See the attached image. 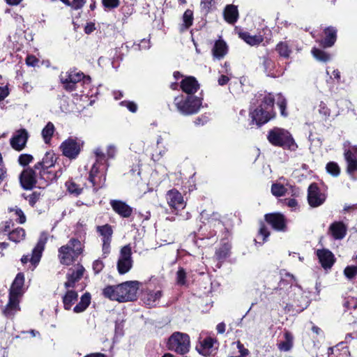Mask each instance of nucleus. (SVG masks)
Instances as JSON below:
<instances>
[{"label": "nucleus", "mask_w": 357, "mask_h": 357, "mask_svg": "<svg viewBox=\"0 0 357 357\" xmlns=\"http://www.w3.org/2000/svg\"><path fill=\"white\" fill-rule=\"evenodd\" d=\"M275 100H276V104L280 109L281 115L287 116V100L283 96L278 93L276 95V98H275L271 93L259 94L257 97V101L259 105L250 114L252 121L255 122L257 126H260L273 119L275 116L273 111Z\"/></svg>", "instance_id": "1"}, {"label": "nucleus", "mask_w": 357, "mask_h": 357, "mask_svg": "<svg viewBox=\"0 0 357 357\" xmlns=\"http://www.w3.org/2000/svg\"><path fill=\"white\" fill-rule=\"evenodd\" d=\"M138 290V282L127 281L116 286H107L102 294L105 297L119 302L133 301L136 298Z\"/></svg>", "instance_id": "2"}, {"label": "nucleus", "mask_w": 357, "mask_h": 357, "mask_svg": "<svg viewBox=\"0 0 357 357\" xmlns=\"http://www.w3.org/2000/svg\"><path fill=\"white\" fill-rule=\"evenodd\" d=\"M59 77L63 88L66 91L70 92L82 87L83 90L80 91L82 96H90L89 90H88L91 86V77L89 76H86L83 73L78 72L76 70H70L66 73L62 72Z\"/></svg>", "instance_id": "3"}, {"label": "nucleus", "mask_w": 357, "mask_h": 357, "mask_svg": "<svg viewBox=\"0 0 357 357\" xmlns=\"http://www.w3.org/2000/svg\"><path fill=\"white\" fill-rule=\"evenodd\" d=\"M56 178L55 172H43L36 168H26L22 171L20 176L22 186L25 189H31L37 183L39 185H47L49 182Z\"/></svg>", "instance_id": "4"}, {"label": "nucleus", "mask_w": 357, "mask_h": 357, "mask_svg": "<svg viewBox=\"0 0 357 357\" xmlns=\"http://www.w3.org/2000/svg\"><path fill=\"white\" fill-rule=\"evenodd\" d=\"M24 275L19 273L10 287L8 303L3 310V314L7 318H13L20 310V298L24 294Z\"/></svg>", "instance_id": "5"}, {"label": "nucleus", "mask_w": 357, "mask_h": 357, "mask_svg": "<svg viewBox=\"0 0 357 357\" xmlns=\"http://www.w3.org/2000/svg\"><path fill=\"white\" fill-rule=\"evenodd\" d=\"M96 162L93 165L89 176V181L92 183L95 190L101 188L105 181V172L107 169L106 155L100 148L94 151Z\"/></svg>", "instance_id": "6"}, {"label": "nucleus", "mask_w": 357, "mask_h": 357, "mask_svg": "<svg viewBox=\"0 0 357 357\" xmlns=\"http://www.w3.org/2000/svg\"><path fill=\"white\" fill-rule=\"evenodd\" d=\"M84 244L78 238H72L66 245L58 250V257L61 264L69 266L82 253Z\"/></svg>", "instance_id": "7"}, {"label": "nucleus", "mask_w": 357, "mask_h": 357, "mask_svg": "<svg viewBox=\"0 0 357 357\" xmlns=\"http://www.w3.org/2000/svg\"><path fill=\"white\" fill-rule=\"evenodd\" d=\"M267 139L272 145L290 151H295L298 147L291 135L283 128H274L269 130Z\"/></svg>", "instance_id": "8"}, {"label": "nucleus", "mask_w": 357, "mask_h": 357, "mask_svg": "<svg viewBox=\"0 0 357 357\" xmlns=\"http://www.w3.org/2000/svg\"><path fill=\"white\" fill-rule=\"evenodd\" d=\"M202 100L193 95L181 96L174 98L177 109L184 115H191L198 112Z\"/></svg>", "instance_id": "9"}, {"label": "nucleus", "mask_w": 357, "mask_h": 357, "mask_svg": "<svg viewBox=\"0 0 357 357\" xmlns=\"http://www.w3.org/2000/svg\"><path fill=\"white\" fill-rule=\"evenodd\" d=\"M166 346L169 351L177 354L184 355L190 350V337L187 333L174 332L168 338Z\"/></svg>", "instance_id": "10"}, {"label": "nucleus", "mask_w": 357, "mask_h": 357, "mask_svg": "<svg viewBox=\"0 0 357 357\" xmlns=\"http://www.w3.org/2000/svg\"><path fill=\"white\" fill-rule=\"evenodd\" d=\"M343 151L347 165V172L351 179L357 180V146H352L350 142H345Z\"/></svg>", "instance_id": "11"}, {"label": "nucleus", "mask_w": 357, "mask_h": 357, "mask_svg": "<svg viewBox=\"0 0 357 357\" xmlns=\"http://www.w3.org/2000/svg\"><path fill=\"white\" fill-rule=\"evenodd\" d=\"M83 144L82 139L71 137L61 143L60 149L64 156L71 160L75 159L79 154Z\"/></svg>", "instance_id": "12"}, {"label": "nucleus", "mask_w": 357, "mask_h": 357, "mask_svg": "<svg viewBox=\"0 0 357 357\" xmlns=\"http://www.w3.org/2000/svg\"><path fill=\"white\" fill-rule=\"evenodd\" d=\"M47 241V234L45 233H42L39 237L36 245L33 249L31 257H29V255H24L21 259L22 263L26 264L28 261H30L33 266V268H36L40 260L42 253L44 250Z\"/></svg>", "instance_id": "13"}, {"label": "nucleus", "mask_w": 357, "mask_h": 357, "mask_svg": "<svg viewBox=\"0 0 357 357\" xmlns=\"http://www.w3.org/2000/svg\"><path fill=\"white\" fill-rule=\"evenodd\" d=\"M132 248L130 244L123 246L117 261V270L119 274L128 273L132 267Z\"/></svg>", "instance_id": "14"}, {"label": "nucleus", "mask_w": 357, "mask_h": 357, "mask_svg": "<svg viewBox=\"0 0 357 357\" xmlns=\"http://www.w3.org/2000/svg\"><path fill=\"white\" fill-rule=\"evenodd\" d=\"M96 229L98 233L102 237V255L104 258H105L110 252V243L112 241L113 230L112 227L108 224L102 226H98Z\"/></svg>", "instance_id": "15"}, {"label": "nucleus", "mask_w": 357, "mask_h": 357, "mask_svg": "<svg viewBox=\"0 0 357 357\" xmlns=\"http://www.w3.org/2000/svg\"><path fill=\"white\" fill-rule=\"evenodd\" d=\"M84 272V267L79 264H77L73 267L69 268L66 274L67 280L64 284L65 287L66 289L74 288L75 287V284L83 277Z\"/></svg>", "instance_id": "16"}, {"label": "nucleus", "mask_w": 357, "mask_h": 357, "mask_svg": "<svg viewBox=\"0 0 357 357\" xmlns=\"http://www.w3.org/2000/svg\"><path fill=\"white\" fill-rule=\"evenodd\" d=\"M326 196L321 192L317 183H312L308 188L307 200L311 207H317L324 202Z\"/></svg>", "instance_id": "17"}, {"label": "nucleus", "mask_w": 357, "mask_h": 357, "mask_svg": "<svg viewBox=\"0 0 357 357\" xmlns=\"http://www.w3.org/2000/svg\"><path fill=\"white\" fill-rule=\"evenodd\" d=\"M217 340L211 337H207L199 341L197 346V351L205 356L212 355L218 348Z\"/></svg>", "instance_id": "18"}, {"label": "nucleus", "mask_w": 357, "mask_h": 357, "mask_svg": "<svg viewBox=\"0 0 357 357\" xmlns=\"http://www.w3.org/2000/svg\"><path fill=\"white\" fill-rule=\"evenodd\" d=\"M166 199L169 206L174 210L183 209L185 206L181 193L176 189L170 190L167 192Z\"/></svg>", "instance_id": "19"}, {"label": "nucleus", "mask_w": 357, "mask_h": 357, "mask_svg": "<svg viewBox=\"0 0 357 357\" xmlns=\"http://www.w3.org/2000/svg\"><path fill=\"white\" fill-rule=\"evenodd\" d=\"M29 138L26 130L22 128L16 130L10 139V145L16 151H22L26 146Z\"/></svg>", "instance_id": "20"}, {"label": "nucleus", "mask_w": 357, "mask_h": 357, "mask_svg": "<svg viewBox=\"0 0 357 357\" xmlns=\"http://www.w3.org/2000/svg\"><path fill=\"white\" fill-rule=\"evenodd\" d=\"M266 221L275 230L284 231L287 229V221L284 216L278 213L266 214Z\"/></svg>", "instance_id": "21"}, {"label": "nucleus", "mask_w": 357, "mask_h": 357, "mask_svg": "<svg viewBox=\"0 0 357 357\" xmlns=\"http://www.w3.org/2000/svg\"><path fill=\"white\" fill-rule=\"evenodd\" d=\"M56 162L55 155L52 151H48L45 153L42 160L36 163V168L43 172H53L50 168L54 167Z\"/></svg>", "instance_id": "22"}, {"label": "nucleus", "mask_w": 357, "mask_h": 357, "mask_svg": "<svg viewBox=\"0 0 357 357\" xmlns=\"http://www.w3.org/2000/svg\"><path fill=\"white\" fill-rule=\"evenodd\" d=\"M112 209L122 218H129L132 213V208L120 200H111Z\"/></svg>", "instance_id": "23"}, {"label": "nucleus", "mask_w": 357, "mask_h": 357, "mask_svg": "<svg viewBox=\"0 0 357 357\" xmlns=\"http://www.w3.org/2000/svg\"><path fill=\"white\" fill-rule=\"evenodd\" d=\"M317 256L324 269L331 268L333 264V254L326 249L317 250Z\"/></svg>", "instance_id": "24"}, {"label": "nucleus", "mask_w": 357, "mask_h": 357, "mask_svg": "<svg viewBox=\"0 0 357 357\" xmlns=\"http://www.w3.org/2000/svg\"><path fill=\"white\" fill-rule=\"evenodd\" d=\"M181 88L188 95H193L199 89V84L195 77H188L182 80Z\"/></svg>", "instance_id": "25"}, {"label": "nucleus", "mask_w": 357, "mask_h": 357, "mask_svg": "<svg viewBox=\"0 0 357 357\" xmlns=\"http://www.w3.org/2000/svg\"><path fill=\"white\" fill-rule=\"evenodd\" d=\"M294 345V335L288 331H285L281 340L278 341L277 346L282 351H290Z\"/></svg>", "instance_id": "26"}, {"label": "nucleus", "mask_w": 357, "mask_h": 357, "mask_svg": "<svg viewBox=\"0 0 357 357\" xmlns=\"http://www.w3.org/2000/svg\"><path fill=\"white\" fill-rule=\"evenodd\" d=\"M317 41L324 48L333 46L335 43V29L333 27H328L325 29L323 33L322 38Z\"/></svg>", "instance_id": "27"}, {"label": "nucleus", "mask_w": 357, "mask_h": 357, "mask_svg": "<svg viewBox=\"0 0 357 357\" xmlns=\"http://www.w3.org/2000/svg\"><path fill=\"white\" fill-rule=\"evenodd\" d=\"M162 296L161 291H149L144 295V303L150 307L157 305Z\"/></svg>", "instance_id": "28"}, {"label": "nucleus", "mask_w": 357, "mask_h": 357, "mask_svg": "<svg viewBox=\"0 0 357 357\" xmlns=\"http://www.w3.org/2000/svg\"><path fill=\"white\" fill-rule=\"evenodd\" d=\"M231 244L229 242L224 243L215 252L216 259L222 262L230 256Z\"/></svg>", "instance_id": "29"}, {"label": "nucleus", "mask_w": 357, "mask_h": 357, "mask_svg": "<svg viewBox=\"0 0 357 357\" xmlns=\"http://www.w3.org/2000/svg\"><path fill=\"white\" fill-rule=\"evenodd\" d=\"M239 37L243 40L246 43L251 46L259 45L264 40L263 37L260 35H250L248 32H240Z\"/></svg>", "instance_id": "30"}, {"label": "nucleus", "mask_w": 357, "mask_h": 357, "mask_svg": "<svg viewBox=\"0 0 357 357\" xmlns=\"http://www.w3.org/2000/svg\"><path fill=\"white\" fill-rule=\"evenodd\" d=\"M238 13L237 7L234 5H228L224 11L225 20L230 23L234 24L238 19Z\"/></svg>", "instance_id": "31"}, {"label": "nucleus", "mask_w": 357, "mask_h": 357, "mask_svg": "<svg viewBox=\"0 0 357 357\" xmlns=\"http://www.w3.org/2000/svg\"><path fill=\"white\" fill-rule=\"evenodd\" d=\"M227 52V46L223 40L215 42L213 48V54L215 58L221 59L225 56Z\"/></svg>", "instance_id": "32"}, {"label": "nucleus", "mask_w": 357, "mask_h": 357, "mask_svg": "<svg viewBox=\"0 0 357 357\" xmlns=\"http://www.w3.org/2000/svg\"><path fill=\"white\" fill-rule=\"evenodd\" d=\"M77 293L74 290H68L63 298V303L66 310H70L77 300Z\"/></svg>", "instance_id": "33"}, {"label": "nucleus", "mask_w": 357, "mask_h": 357, "mask_svg": "<svg viewBox=\"0 0 357 357\" xmlns=\"http://www.w3.org/2000/svg\"><path fill=\"white\" fill-rule=\"evenodd\" d=\"M193 12L190 9H187L182 17L183 23L180 26V31H184L188 29L192 24L193 22Z\"/></svg>", "instance_id": "34"}, {"label": "nucleus", "mask_w": 357, "mask_h": 357, "mask_svg": "<svg viewBox=\"0 0 357 357\" xmlns=\"http://www.w3.org/2000/svg\"><path fill=\"white\" fill-rule=\"evenodd\" d=\"M91 303V295L89 293H85L82 296L80 301L75 305L73 310L76 313L84 312Z\"/></svg>", "instance_id": "35"}, {"label": "nucleus", "mask_w": 357, "mask_h": 357, "mask_svg": "<svg viewBox=\"0 0 357 357\" xmlns=\"http://www.w3.org/2000/svg\"><path fill=\"white\" fill-rule=\"evenodd\" d=\"M25 237V231L21 227H17L13 229L10 233L8 236L9 240L15 242L19 243L22 241Z\"/></svg>", "instance_id": "36"}, {"label": "nucleus", "mask_w": 357, "mask_h": 357, "mask_svg": "<svg viewBox=\"0 0 357 357\" xmlns=\"http://www.w3.org/2000/svg\"><path fill=\"white\" fill-rule=\"evenodd\" d=\"M87 226L84 220H79L75 226V234L77 238H80L82 242L86 236Z\"/></svg>", "instance_id": "37"}, {"label": "nucleus", "mask_w": 357, "mask_h": 357, "mask_svg": "<svg viewBox=\"0 0 357 357\" xmlns=\"http://www.w3.org/2000/svg\"><path fill=\"white\" fill-rule=\"evenodd\" d=\"M311 53L319 61L326 62L331 59V56L330 54L317 47H313L311 50Z\"/></svg>", "instance_id": "38"}, {"label": "nucleus", "mask_w": 357, "mask_h": 357, "mask_svg": "<svg viewBox=\"0 0 357 357\" xmlns=\"http://www.w3.org/2000/svg\"><path fill=\"white\" fill-rule=\"evenodd\" d=\"M347 225L342 221H336L335 225V238L342 239L347 234Z\"/></svg>", "instance_id": "39"}, {"label": "nucleus", "mask_w": 357, "mask_h": 357, "mask_svg": "<svg viewBox=\"0 0 357 357\" xmlns=\"http://www.w3.org/2000/svg\"><path fill=\"white\" fill-rule=\"evenodd\" d=\"M8 211L11 213V217L13 218L17 222L20 224L25 222L26 217L20 208L15 206V208H10Z\"/></svg>", "instance_id": "40"}, {"label": "nucleus", "mask_w": 357, "mask_h": 357, "mask_svg": "<svg viewBox=\"0 0 357 357\" xmlns=\"http://www.w3.org/2000/svg\"><path fill=\"white\" fill-rule=\"evenodd\" d=\"M54 126L51 122H49L42 130V136L45 143H48L54 134Z\"/></svg>", "instance_id": "41"}, {"label": "nucleus", "mask_w": 357, "mask_h": 357, "mask_svg": "<svg viewBox=\"0 0 357 357\" xmlns=\"http://www.w3.org/2000/svg\"><path fill=\"white\" fill-rule=\"evenodd\" d=\"M66 186L68 192L75 196H77L81 194L82 188H80L73 181H68L66 183Z\"/></svg>", "instance_id": "42"}, {"label": "nucleus", "mask_w": 357, "mask_h": 357, "mask_svg": "<svg viewBox=\"0 0 357 357\" xmlns=\"http://www.w3.org/2000/svg\"><path fill=\"white\" fill-rule=\"evenodd\" d=\"M276 50L280 56L285 58L289 57L291 52V50L289 48L287 44L286 43L282 42L278 44L276 47Z\"/></svg>", "instance_id": "43"}, {"label": "nucleus", "mask_w": 357, "mask_h": 357, "mask_svg": "<svg viewBox=\"0 0 357 357\" xmlns=\"http://www.w3.org/2000/svg\"><path fill=\"white\" fill-rule=\"evenodd\" d=\"M271 192L276 197L283 196L286 192L285 187L280 183H273L271 187Z\"/></svg>", "instance_id": "44"}, {"label": "nucleus", "mask_w": 357, "mask_h": 357, "mask_svg": "<svg viewBox=\"0 0 357 357\" xmlns=\"http://www.w3.org/2000/svg\"><path fill=\"white\" fill-rule=\"evenodd\" d=\"M343 305L347 310H355L357 307V298L349 296L344 299Z\"/></svg>", "instance_id": "45"}, {"label": "nucleus", "mask_w": 357, "mask_h": 357, "mask_svg": "<svg viewBox=\"0 0 357 357\" xmlns=\"http://www.w3.org/2000/svg\"><path fill=\"white\" fill-rule=\"evenodd\" d=\"M336 348L340 351L338 355L336 354V357H350V352L344 342L336 344Z\"/></svg>", "instance_id": "46"}, {"label": "nucleus", "mask_w": 357, "mask_h": 357, "mask_svg": "<svg viewBox=\"0 0 357 357\" xmlns=\"http://www.w3.org/2000/svg\"><path fill=\"white\" fill-rule=\"evenodd\" d=\"M187 274L183 268H179L176 273V282L178 285H185Z\"/></svg>", "instance_id": "47"}, {"label": "nucleus", "mask_w": 357, "mask_h": 357, "mask_svg": "<svg viewBox=\"0 0 357 357\" xmlns=\"http://www.w3.org/2000/svg\"><path fill=\"white\" fill-rule=\"evenodd\" d=\"M345 277L349 280L353 279L357 275V266H348L344 270Z\"/></svg>", "instance_id": "48"}, {"label": "nucleus", "mask_w": 357, "mask_h": 357, "mask_svg": "<svg viewBox=\"0 0 357 357\" xmlns=\"http://www.w3.org/2000/svg\"><path fill=\"white\" fill-rule=\"evenodd\" d=\"M13 226L14 224L11 220L2 222L0 226V232L9 236V233L13 229Z\"/></svg>", "instance_id": "49"}, {"label": "nucleus", "mask_w": 357, "mask_h": 357, "mask_svg": "<svg viewBox=\"0 0 357 357\" xmlns=\"http://www.w3.org/2000/svg\"><path fill=\"white\" fill-rule=\"evenodd\" d=\"M268 236H269V232H268L267 228L264 225H262L260 227L259 234L257 237V239H255V241L257 242V240H259V241H259V243H263L266 241V239L268 237Z\"/></svg>", "instance_id": "50"}, {"label": "nucleus", "mask_w": 357, "mask_h": 357, "mask_svg": "<svg viewBox=\"0 0 357 357\" xmlns=\"http://www.w3.org/2000/svg\"><path fill=\"white\" fill-rule=\"evenodd\" d=\"M105 267V264L101 259H98L93 261L92 264V269L95 274L100 273Z\"/></svg>", "instance_id": "51"}, {"label": "nucleus", "mask_w": 357, "mask_h": 357, "mask_svg": "<svg viewBox=\"0 0 357 357\" xmlns=\"http://www.w3.org/2000/svg\"><path fill=\"white\" fill-rule=\"evenodd\" d=\"M33 160V158L30 154H21L19 156L18 162L22 166H26L32 162Z\"/></svg>", "instance_id": "52"}, {"label": "nucleus", "mask_w": 357, "mask_h": 357, "mask_svg": "<svg viewBox=\"0 0 357 357\" xmlns=\"http://www.w3.org/2000/svg\"><path fill=\"white\" fill-rule=\"evenodd\" d=\"M102 5L108 9L117 8L119 5V0H102Z\"/></svg>", "instance_id": "53"}, {"label": "nucleus", "mask_w": 357, "mask_h": 357, "mask_svg": "<svg viewBox=\"0 0 357 357\" xmlns=\"http://www.w3.org/2000/svg\"><path fill=\"white\" fill-rule=\"evenodd\" d=\"M40 198V195L37 192H32L31 194L27 195L26 199L28 200L29 204L32 206L38 202Z\"/></svg>", "instance_id": "54"}, {"label": "nucleus", "mask_w": 357, "mask_h": 357, "mask_svg": "<svg viewBox=\"0 0 357 357\" xmlns=\"http://www.w3.org/2000/svg\"><path fill=\"white\" fill-rule=\"evenodd\" d=\"M120 104L122 106L126 107L129 109V111H130L132 112H135L137 109V105L133 102L122 101Z\"/></svg>", "instance_id": "55"}, {"label": "nucleus", "mask_w": 357, "mask_h": 357, "mask_svg": "<svg viewBox=\"0 0 357 357\" xmlns=\"http://www.w3.org/2000/svg\"><path fill=\"white\" fill-rule=\"evenodd\" d=\"M86 0H73L70 6L74 10H78L82 8L85 4Z\"/></svg>", "instance_id": "56"}, {"label": "nucleus", "mask_w": 357, "mask_h": 357, "mask_svg": "<svg viewBox=\"0 0 357 357\" xmlns=\"http://www.w3.org/2000/svg\"><path fill=\"white\" fill-rule=\"evenodd\" d=\"M264 66L266 70L268 72V73L269 75H273V73H271L272 68L273 66V61L268 58H264Z\"/></svg>", "instance_id": "57"}, {"label": "nucleus", "mask_w": 357, "mask_h": 357, "mask_svg": "<svg viewBox=\"0 0 357 357\" xmlns=\"http://www.w3.org/2000/svg\"><path fill=\"white\" fill-rule=\"evenodd\" d=\"M38 63V59L33 55H28L26 59V63L29 66H36Z\"/></svg>", "instance_id": "58"}, {"label": "nucleus", "mask_w": 357, "mask_h": 357, "mask_svg": "<svg viewBox=\"0 0 357 357\" xmlns=\"http://www.w3.org/2000/svg\"><path fill=\"white\" fill-rule=\"evenodd\" d=\"M237 348L238 350V352L241 356L243 357H247L249 354V351L248 349L245 348L243 344H241L240 342H237Z\"/></svg>", "instance_id": "59"}, {"label": "nucleus", "mask_w": 357, "mask_h": 357, "mask_svg": "<svg viewBox=\"0 0 357 357\" xmlns=\"http://www.w3.org/2000/svg\"><path fill=\"white\" fill-rule=\"evenodd\" d=\"M214 2L215 0H202L201 2L202 8L208 12Z\"/></svg>", "instance_id": "60"}, {"label": "nucleus", "mask_w": 357, "mask_h": 357, "mask_svg": "<svg viewBox=\"0 0 357 357\" xmlns=\"http://www.w3.org/2000/svg\"><path fill=\"white\" fill-rule=\"evenodd\" d=\"M116 153V149L113 145H109L107 149V158H113Z\"/></svg>", "instance_id": "61"}, {"label": "nucleus", "mask_w": 357, "mask_h": 357, "mask_svg": "<svg viewBox=\"0 0 357 357\" xmlns=\"http://www.w3.org/2000/svg\"><path fill=\"white\" fill-rule=\"evenodd\" d=\"M9 94V90L7 86L0 87V101L3 100Z\"/></svg>", "instance_id": "62"}, {"label": "nucleus", "mask_w": 357, "mask_h": 357, "mask_svg": "<svg viewBox=\"0 0 357 357\" xmlns=\"http://www.w3.org/2000/svg\"><path fill=\"white\" fill-rule=\"evenodd\" d=\"M150 42L149 40L143 39L141 43L137 45L139 50H147L150 47ZM137 49V47H135Z\"/></svg>", "instance_id": "63"}, {"label": "nucleus", "mask_w": 357, "mask_h": 357, "mask_svg": "<svg viewBox=\"0 0 357 357\" xmlns=\"http://www.w3.org/2000/svg\"><path fill=\"white\" fill-rule=\"evenodd\" d=\"M229 81V78L228 76L225 75H221L218 78V82L220 86H224L228 83Z\"/></svg>", "instance_id": "64"}]
</instances>
